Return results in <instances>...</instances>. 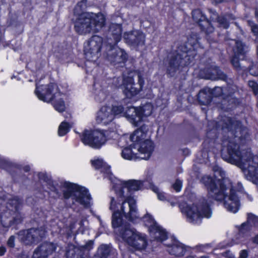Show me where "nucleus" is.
Masks as SVG:
<instances>
[{"label": "nucleus", "mask_w": 258, "mask_h": 258, "mask_svg": "<svg viewBox=\"0 0 258 258\" xmlns=\"http://www.w3.org/2000/svg\"><path fill=\"white\" fill-rule=\"evenodd\" d=\"M7 251V249L5 246H0V256H3L5 254L6 252Z\"/></svg>", "instance_id": "obj_50"}, {"label": "nucleus", "mask_w": 258, "mask_h": 258, "mask_svg": "<svg viewBox=\"0 0 258 258\" xmlns=\"http://www.w3.org/2000/svg\"><path fill=\"white\" fill-rule=\"evenodd\" d=\"M248 256V251L246 249H243L240 251L239 253L240 258H247Z\"/></svg>", "instance_id": "obj_48"}, {"label": "nucleus", "mask_w": 258, "mask_h": 258, "mask_svg": "<svg viewBox=\"0 0 258 258\" xmlns=\"http://www.w3.org/2000/svg\"><path fill=\"white\" fill-rule=\"evenodd\" d=\"M256 53H257V55H258V45H257V47L256 48Z\"/></svg>", "instance_id": "obj_62"}, {"label": "nucleus", "mask_w": 258, "mask_h": 258, "mask_svg": "<svg viewBox=\"0 0 258 258\" xmlns=\"http://www.w3.org/2000/svg\"><path fill=\"white\" fill-rule=\"evenodd\" d=\"M256 106H257V107L258 108V100H257V102Z\"/></svg>", "instance_id": "obj_63"}, {"label": "nucleus", "mask_w": 258, "mask_h": 258, "mask_svg": "<svg viewBox=\"0 0 258 258\" xmlns=\"http://www.w3.org/2000/svg\"><path fill=\"white\" fill-rule=\"evenodd\" d=\"M38 177L40 180H43L47 184L52 180V178L49 177L46 173L40 172L38 174Z\"/></svg>", "instance_id": "obj_43"}, {"label": "nucleus", "mask_w": 258, "mask_h": 258, "mask_svg": "<svg viewBox=\"0 0 258 258\" xmlns=\"http://www.w3.org/2000/svg\"><path fill=\"white\" fill-rule=\"evenodd\" d=\"M183 212L191 222H197L204 217L209 218L212 215L210 204L205 198L200 199L196 205H186Z\"/></svg>", "instance_id": "obj_10"}, {"label": "nucleus", "mask_w": 258, "mask_h": 258, "mask_svg": "<svg viewBox=\"0 0 258 258\" xmlns=\"http://www.w3.org/2000/svg\"><path fill=\"white\" fill-rule=\"evenodd\" d=\"M201 40L199 34L191 32L187 40L177 47L182 53L174 50L168 54L163 60V64L169 78L174 77L178 73L181 75L180 79H186L189 68L194 64L197 55L205 52V46Z\"/></svg>", "instance_id": "obj_2"}, {"label": "nucleus", "mask_w": 258, "mask_h": 258, "mask_svg": "<svg viewBox=\"0 0 258 258\" xmlns=\"http://www.w3.org/2000/svg\"><path fill=\"white\" fill-rule=\"evenodd\" d=\"M251 30L254 35H258V25L256 24H253L251 26Z\"/></svg>", "instance_id": "obj_47"}, {"label": "nucleus", "mask_w": 258, "mask_h": 258, "mask_svg": "<svg viewBox=\"0 0 258 258\" xmlns=\"http://www.w3.org/2000/svg\"><path fill=\"white\" fill-rule=\"evenodd\" d=\"M52 104L55 110L59 112H63L66 109V105L64 101L62 98H59L58 100L52 101Z\"/></svg>", "instance_id": "obj_34"}, {"label": "nucleus", "mask_w": 258, "mask_h": 258, "mask_svg": "<svg viewBox=\"0 0 258 258\" xmlns=\"http://www.w3.org/2000/svg\"><path fill=\"white\" fill-rule=\"evenodd\" d=\"M124 188H126V187H123L122 185L121 184V187H120V188L119 189V190L120 196L121 198L124 197Z\"/></svg>", "instance_id": "obj_51"}, {"label": "nucleus", "mask_w": 258, "mask_h": 258, "mask_svg": "<svg viewBox=\"0 0 258 258\" xmlns=\"http://www.w3.org/2000/svg\"><path fill=\"white\" fill-rule=\"evenodd\" d=\"M92 166L96 169L99 170L100 169L103 168L105 165V163L104 162L103 160L102 159H97L94 160H92L91 161Z\"/></svg>", "instance_id": "obj_36"}, {"label": "nucleus", "mask_w": 258, "mask_h": 258, "mask_svg": "<svg viewBox=\"0 0 258 258\" xmlns=\"http://www.w3.org/2000/svg\"><path fill=\"white\" fill-rule=\"evenodd\" d=\"M119 233L122 239L136 250L146 248L148 241L145 234L137 232L134 228H130L129 225H125L121 228Z\"/></svg>", "instance_id": "obj_11"}, {"label": "nucleus", "mask_w": 258, "mask_h": 258, "mask_svg": "<svg viewBox=\"0 0 258 258\" xmlns=\"http://www.w3.org/2000/svg\"><path fill=\"white\" fill-rule=\"evenodd\" d=\"M115 47L110 45L111 52L107 54V59L111 64L116 67H123L128 60V54L123 49Z\"/></svg>", "instance_id": "obj_19"}, {"label": "nucleus", "mask_w": 258, "mask_h": 258, "mask_svg": "<svg viewBox=\"0 0 258 258\" xmlns=\"http://www.w3.org/2000/svg\"><path fill=\"white\" fill-rule=\"evenodd\" d=\"M186 258H195V257L193 256H188L186 257Z\"/></svg>", "instance_id": "obj_61"}, {"label": "nucleus", "mask_w": 258, "mask_h": 258, "mask_svg": "<svg viewBox=\"0 0 258 258\" xmlns=\"http://www.w3.org/2000/svg\"><path fill=\"white\" fill-rule=\"evenodd\" d=\"M210 88L205 87L201 89L196 95L197 101L200 105L208 106L211 104L213 98L210 92Z\"/></svg>", "instance_id": "obj_26"}, {"label": "nucleus", "mask_w": 258, "mask_h": 258, "mask_svg": "<svg viewBox=\"0 0 258 258\" xmlns=\"http://www.w3.org/2000/svg\"><path fill=\"white\" fill-rule=\"evenodd\" d=\"M23 170L25 172H28L30 170V167L29 165H27L23 167Z\"/></svg>", "instance_id": "obj_52"}, {"label": "nucleus", "mask_w": 258, "mask_h": 258, "mask_svg": "<svg viewBox=\"0 0 258 258\" xmlns=\"http://www.w3.org/2000/svg\"><path fill=\"white\" fill-rule=\"evenodd\" d=\"M217 21L219 25L224 29H228L230 24L227 18L224 16H219L217 18Z\"/></svg>", "instance_id": "obj_40"}, {"label": "nucleus", "mask_w": 258, "mask_h": 258, "mask_svg": "<svg viewBox=\"0 0 258 258\" xmlns=\"http://www.w3.org/2000/svg\"><path fill=\"white\" fill-rule=\"evenodd\" d=\"M157 194V197L159 200L161 201H165L166 200V198L164 192H159Z\"/></svg>", "instance_id": "obj_49"}, {"label": "nucleus", "mask_w": 258, "mask_h": 258, "mask_svg": "<svg viewBox=\"0 0 258 258\" xmlns=\"http://www.w3.org/2000/svg\"><path fill=\"white\" fill-rule=\"evenodd\" d=\"M103 42V38L99 35H93L90 38L84 50L86 57L91 60L97 58L101 52Z\"/></svg>", "instance_id": "obj_18"}, {"label": "nucleus", "mask_w": 258, "mask_h": 258, "mask_svg": "<svg viewBox=\"0 0 258 258\" xmlns=\"http://www.w3.org/2000/svg\"><path fill=\"white\" fill-rule=\"evenodd\" d=\"M183 153L186 155L188 156L190 153V150L187 148H185L182 150Z\"/></svg>", "instance_id": "obj_54"}, {"label": "nucleus", "mask_w": 258, "mask_h": 258, "mask_svg": "<svg viewBox=\"0 0 258 258\" xmlns=\"http://www.w3.org/2000/svg\"><path fill=\"white\" fill-rule=\"evenodd\" d=\"M245 222L250 226L252 229L253 228L258 227V216L252 213H248L247 214V219Z\"/></svg>", "instance_id": "obj_32"}, {"label": "nucleus", "mask_w": 258, "mask_h": 258, "mask_svg": "<svg viewBox=\"0 0 258 258\" xmlns=\"http://www.w3.org/2000/svg\"><path fill=\"white\" fill-rule=\"evenodd\" d=\"M202 181L207 189L208 199L223 202L224 207L230 212L236 213L238 211L240 199L228 178L219 179L216 175H206L202 177Z\"/></svg>", "instance_id": "obj_3"}, {"label": "nucleus", "mask_w": 258, "mask_h": 258, "mask_svg": "<svg viewBox=\"0 0 258 258\" xmlns=\"http://www.w3.org/2000/svg\"><path fill=\"white\" fill-rule=\"evenodd\" d=\"M122 27L120 24L113 23L110 25L107 37V43L112 47L116 46L122 38Z\"/></svg>", "instance_id": "obj_22"}, {"label": "nucleus", "mask_w": 258, "mask_h": 258, "mask_svg": "<svg viewBox=\"0 0 258 258\" xmlns=\"http://www.w3.org/2000/svg\"><path fill=\"white\" fill-rule=\"evenodd\" d=\"M87 0H81L75 7V13L78 17L74 24V30L77 34L80 35L97 33L105 25L106 19L101 13L97 14L84 12L86 7Z\"/></svg>", "instance_id": "obj_4"}, {"label": "nucleus", "mask_w": 258, "mask_h": 258, "mask_svg": "<svg viewBox=\"0 0 258 258\" xmlns=\"http://www.w3.org/2000/svg\"><path fill=\"white\" fill-rule=\"evenodd\" d=\"M93 245H94V241L92 240H90L86 243L84 247L86 249L90 250L93 248Z\"/></svg>", "instance_id": "obj_46"}, {"label": "nucleus", "mask_w": 258, "mask_h": 258, "mask_svg": "<svg viewBox=\"0 0 258 258\" xmlns=\"http://www.w3.org/2000/svg\"><path fill=\"white\" fill-rule=\"evenodd\" d=\"M16 237L14 235H11L8 238L6 244L10 248H14L15 247Z\"/></svg>", "instance_id": "obj_42"}, {"label": "nucleus", "mask_w": 258, "mask_h": 258, "mask_svg": "<svg viewBox=\"0 0 258 258\" xmlns=\"http://www.w3.org/2000/svg\"><path fill=\"white\" fill-rule=\"evenodd\" d=\"M224 99L227 100L229 105H230L231 107L236 106L240 103L239 99L235 97H233L232 94L227 95L225 97Z\"/></svg>", "instance_id": "obj_35"}, {"label": "nucleus", "mask_w": 258, "mask_h": 258, "mask_svg": "<svg viewBox=\"0 0 258 258\" xmlns=\"http://www.w3.org/2000/svg\"><path fill=\"white\" fill-rule=\"evenodd\" d=\"M111 251V249L109 245L102 244L98 247L94 258H108Z\"/></svg>", "instance_id": "obj_29"}, {"label": "nucleus", "mask_w": 258, "mask_h": 258, "mask_svg": "<svg viewBox=\"0 0 258 258\" xmlns=\"http://www.w3.org/2000/svg\"><path fill=\"white\" fill-rule=\"evenodd\" d=\"M148 131V126L143 124L131 135L130 139L132 144L122 150L121 156L123 159L131 160L139 158L138 154L133 152V149H137L140 154L144 155L141 157L142 159L148 160L151 157L155 145L151 140L146 139Z\"/></svg>", "instance_id": "obj_5"}, {"label": "nucleus", "mask_w": 258, "mask_h": 258, "mask_svg": "<svg viewBox=\"0 0 258 258\" xmlns=\"http://www.w3.org/2000/svg\"><path fill=\"white\" fill-rule=\"evenodd\" d=\"M116 201L112 198L110 202V210L112 212L111 224L114 229L121 227L123 223V217L128 221L134 222L139 219V217L133 213H137L136 201L133 197L127 196L120 203V200Z\"/></svg>", "instance_id": "obj_6"}, {"label": "nucleus", "mask_w": 258, "mask_h": 258, "mask_svg": "<svg viewBox=\"0 0 258 258\" xmlns=\"http://www.w3.org/2000/svg\"><path fill=\"white\" fill-rule=\"evenodd\" d=\"M47 184L49 186V188L52 192H54L56 195L58 194L59 191L57 187L58 184H57V185H55L54 183V181L52 179Z\"/></svg>", "instance_id": "obj_44"}, {"label": "nucleus", "mask_w": 258, "mask_h": 258, "mask_svg": "<svg viewBox=\"0 0 258 258\" xmlns=\"http://www.w3.org/2000/svg\"><path fill=\"white\" fill-rule=\"evenodd\" d=\"M62 186L66 188L62 191V196L64 200H68L71 198L73 203L76 202L85 209L91 207L90 201L92 197L88 188L77 183L67 181L63 182Z\"/></svg>", "instance_id": "obj_8"}, {"label": "nucleus", "mask_w": 258, "mask_h": 258, "mask_svg": "<svg viewBox=\"0 0 258 258\" xmlns=\"http://www.w3.org/2000/svg\"><path fill=\"white\" fill-rule=\"evenodd\" d=\"M248 86L251 88L253 94L255 96H258V83L253 80H249L248 82Z\"/></svg>", "instance_id": "obj_39"}, {"label": "nucleus", "mask_w": 258, "mask_h": 258, "mask_svg": "<svg viewBox=\"0 0 258 258\" xmlns=\"http://www.w3.org/2000/svg\"><path fill=\"white\" fill-rule=\"evenodd\" d=\"M200 75L201 78L207 80L226 81L228 79L227 75L221 70L219 67L216 66L201 70Z\"/></svg>", "instance_id": "obj_21"}, {"label": "nucleus", "mask_w": 258, "mask_h": 258, "mask_svg": "<svg viewBox=\"0 0 258 258\" xmlns=\"http://www.w3.org/2000/svg\"><path fill=\"white\" fill-rule=\"evenodd\" d=\"M240 57H241L234 54L230 60V62L232 66L237 71L241 70V67L239 62Z\"/></svg>", "instance_id": "obj_37"}, {"label": "nucleus", "mask_w": 258, "mask_h": 258, "mask_svg": "<svg viewBox=\"0 0 258 258\" xmlns=\"http://www.w3.org/2000/svg\"><path fill=\"white\" fill-rule=\"evenodd\" d=\"M191 15L194 21L199 27L201 32L205 34L206 41L209 44L214 42V39L212 37V35L214 32L215 28L211 21L200 9L194 10Z\"/></svg>", "instance_id": "obj_13"}, {"label": "nucleus", "mask_w": 258, "mask_h": 258, "mask_svg": "<svg viewBox=\"0 0 258 258\" xmlns=\"http://www.w3.org/2000/svg\"><path fill=\"white\" fill-rule=\"evenodd\" d=\"M145 225L148 228L150 235L157 242H162L168 239L166 230L159 225L153 216L147 213L142 218Z\"/></svg>", "instance_id": "obj_17"}, {"label": "nucleus", "mask_w": 258, "mask_h": 258, "mask_svg": "<svg viewBox=\"0 0 258 258\" xmlns=\"http://www.w3.org/2000/svg\"><path fill=\"white\" fill-rule=\"evenodd\" d=\"M252 229L245 222L241 224L238 228V234L242 237L247 236Z\"/></svg>", "instance_id": "obj_33"}, {"label": "nucleus", "mask_w": 258, "mask_h": 258, "mask_svg": "<svg viewBox=\"0 0 258 258\" xmlns=\"http://www.w3.org/2000/svg\"><path fill=\"white\" fill-rule=\"evenodd\" d=\"M165 245L167 247V250L168 253L176 257L183 256L190 248L180 242L175 237L172 238L171 244H166Z\"/></svg>", "instance_id": "obj_23"}, {"label": "nucleus", "mask_w": 258, "mask_h": 258, "mask_svg": "<svg viewBox=\"0 0 258 258\" xmlns=\"http://www.w3.org/2000/svg\"><path fill=\"white\" fill-rule=\"evenodd\" d=\"M222 255L226 258H234V255L229 250H227L222 253Z\"/></svg>", "instance_id": "obj_45"}, {"label": "nucleus", "mask_w": 258, "mask_h": 258, "mask_svg": "<svg viewBox=\"0 0 258 258\" xmlns=\"http://www.w3.org/2000/svg\"><path fill=\"white\" fill-rule=\"evenodd\" d=\"M9 204L15 209L14 216L12 219L7 222L4 219V215H1V223L4 228L11 227L13 229L17 230L19 228V225L23 223L25 218L24 214L19 211L21 206V202L18 198L15 197L10 200Z\"/></svg>", "instance_id": "obj_16"}, {"label": "nucleus", "mask_w": 258, "mask_h": 258, "mask_svg": "<svg viewBox=\"0 0 258 258\" xmlns=\"http://www.w3.org/2000/svg\"><path fill=\"white\" fill-rule=\"evenodd\" d=\"M200 258H208V257L206 256H200Z\"/></svg>", "instance_id": "obj_60"}, {"label": "nucleus", "mask_w": 258, "mask_h": 258, "mask_svg": "<svg viewBox=\"0 0 258 258\" xmlns=\"http://www.w3.org/2000/svg\"><path fill=\"white\" fill-rule=\"evenodd\" d=\"M210 92L211 93L212 98L219 97L223 95V91L220 87H215L213 89L210 88Z\"/></svg>", "instance_id": "obj_38"}, {"label": "nucleus", "mask_w": 258, "mask_h": 258, "mask_svg": "<svg viewBox=\"0 0 258 258\" xmlns=\"http://www.w3.org/2000/svg\"><path fill=\"white\" fill-rule=\"evenodd\" d=\"M17 258H27V256L24 254H20L18 255Z\"/></svg>", "instance_id": "obj_58"}, {"label": "nucleus", "mask_w": 258, "mask_h": 258, "mask_svg": "<svg viewBox=\"0 0 258 258\" xmlns=\"http://www.w3.org/2000/svg\"><path fill=\"white\" fill-rule=\"evenodd\" d=\"M113 119V114L110 111V107L108 106H102L97 113L96 120L98 123L107 125Z\"/></svg>", "instance_id": "obj_25"}, {"label": "nucleus", "mask_w": 258, "mask_h": 258, "mask_svg": "<svg viewBox=\"0 0 258 258\" xmlns=\"http://www.w3.org/2000/svg\"><path fill=\"white\" fill-rule=\"evenodd\" d=\"M138 83L135 82L133 77L123 76L122 78L118 77L114 78L113 81L117 88L122 89L123 94L128 99H133L138 95L142 90L145 85V79L142 74L138 72L137 73Z\"/></svg>", "instance_id": "obj_9"}, {"label": "nucleus", "mask_w": 258, "mask_h": 258, "mask_svg": "<svg viewBox=\"0 0 258 258\" xmlns=\"http://www.w3.org/2000/svg\"><path fill=\"white\" fill-rule=\"evenodd\" d=\"M251 74L253 75V76H258V71L256 72H255L254 73H251Z\"/></svg>", "instance_id": "obj_59"}, {"label": "nucleus", "mask_w": 258, "mask_h": 258, "mask_svg": "<svg viewBox=\"0 0 258 258\" xmlns=\"http://www.w3.org/2000/svg\"><path fill=\"white\" fill-rule=\"evenodd\" d=\"M106 132L107 131L104 130L85 129L82 133H79V137L84 145L93 149H99L107 140Z\"/></svg>", "instance_id": "obj_12"}, {"label": "nucleus", "mask_w": 258, "mask_h": 258, "mask_svg": "<svg viewBox=\"0 0 258 258\" xmlns=\"http://www.w3.org/2000/svg\"><path fill=\"white\" fill-rule=\"evenodd\" d=\"M252 241L253 243L258 244V233L252 237Z\"/></svg>", "instance_id": "obj_53"}, {"label": "nucleus", "mask_w": 258, "mask_h": 258, "mask_svg": "<svg viewBox=\"0 0 258 258\" xmlns=\"http://www.w3.org/2000/svg\"><path fill=\"white\" fill-rule=\"evenodd\" d=\"M254 15H255V17L256 19V21L258 22V8H256L255 10Z\"/></svg>", "instance_id": "obj_55"}, {"label": "nucleus", "mask_w": 258, "mask_h": 258, "mask_svg": "<svg viewBox=\"0 0 258 258\" xmlns=\"http://www.w3.org/2000/svg\"><path fill=\"white\" fill-rule=\"evenodd\" d=\"M125 42L128 45L138 47L144 43L142 33L138 31H131L125 32L123 35Z\"/></svg>", "instance_id": "obj_24"}, {"label": "nucleus", "mask_w": 258, "mask_h": 258, "mask_svg": "<svg viewBox=\"0 0 258 258\" xmlns=\"http://www.w3.org/2000/svg\"><path fill=\"white\" fill-rule=\"evenodd\" d=\"M34 92L40 100L47 103L52 102L62 95L57 85L55 83L36 85Z\"/></svg>", "instance_id": "obj_15"}, {"label": "nucleus", "mask_w": 258, "mask_h": 258, "mask_svg": "<svg viewBox=\"0 0 258 258\" xmlns=\"http://www.w3.org/2000/svg\"><path fill=\"white\" fill-rule=\"evenodd\" d=\"M245 44L240 40H237L235 42V45L233 48L234 54L241 56V59H243L246 57V51L245 50Z\"/></svg>", "instance_id": "obj_30"}, {"label": "nucleus", "mask_w": 258, "mask_h": 258, "mask_svg": "<svg viewBox=\"0 0 258 258\" xmlns=\"http://www.w3.org/2000/svg\"><path fill=\"white\" fill-rule=\"evenodd\" d=\"M218 122L208 123L206 137L202 143V153L213 151L215 148H220L222 158L227 163L246 169L249 175L258 174V163L254 161V156L250 149L244 148L249 134L246 127L239 120H235L230 117L222 119L221 130L230 133L232 137L223 135L219 137Z\"/></svg>", "instance_id": "obj_1"}, {"label": "nucleus", "mask_w": 258, "mask_h": 258, "mask_svg": "<svg viewBox=\"0 0 258 258\" xmlns=\"http://www.w3.org/2000/svg\"><path fill=\"white\" fill-rule=\"evenodd\" d=\"M0 168L9 172L14 180H16L17 170L20 169L18 165H14L6 160H0Z\"/></svg>", "instance_id": "obj_28"}, {"label": "nucleus", "mask_w": 258, "mask_h": 258, "mask_svg": "<svg viewBox=\"0 0 258 258\" xmlns=\"http://www.w3.org/2000/svg\"><path fill=\"white\" fill-rule=\"evenodd\" d=\"M46 234V230L42 227L23 229L17 233L20 242L25 246L38 243L45 237Z\"/></svg>", "instance_id": "obj_14"}, {"label": "nucleus", "mask_w": 258, "mask_h": 258, "mask_svg": "<svg viewBox=\"0 0 258 258\" xmlns=\"http://www.w3.org/2000/svg\"><path fill=\"white\" fill-rule=\"evenodd\" d=\"M122 185L123 187H126L129 193L132 194L141 189L143 186V182L141 180L129 179L122 181Z\"/></svg>", "instance_id": "obj_27"}, {"label": "nucleus", "mask_w": 258, "mask_h": 258, "mask_svg": "<svg viewBox=\"0 0 258 258\" xmlns=\"http://www.w3.org/2000/svg\"><path fill=\"white\" fill-rule=\"evenodd\" d=\"M72 124L66 121H62L59 124L58 128V135L59 137H63L67 135L71 130Z\"/></svg>", "instance_id": "obj_31"}, {"label": "nucleus", "mask_w": 258, "mask_h": 258, "mask_svg": "<svg viewBox=\"0 0 258 258\" xmlns=\"http://www.w3.org/2000/svg\"><path fill=\"white\" fill-rule=\"evenodd\" d=\"M182 182L179 179H176L175 182L172 184L173 188L176 191L179 192L181 190Z\"/></svg>", "instance_id": "obj_41"}, {"label": "nucleus", "mask_w": 258, "mask_h": 258, "mask_svg": "<svg viewBox=\"0 0 258 258\" xmlns=\"http://www.w3.org/2000/svg\"><path fill=\"white\" fill-rule=\"evenodd\" d=\"M57 246L56 243L44 241L34 249L32 258H48L55 252Z\"/></svg>", "instance_id": "obj_20"}, {"label": "nucleus", "mask_w": 258, "mask_h": 258, "mask_svg": "<svg viewBox=\"0 0 258 258\" xmlns=\"http://www.w3.org/2000/svg\"><path fill=\"white\" fill-rule=\"evenodd\" d=\"M224 0H213V2L215 3L216 4H218L222 3Z\"/></svg>", "instance_id": "obj_57"}, {"label": "nucleus", "mask_w": 258, "mask_h": 258, "mask_svg": "<svg viewBox=\"0 0 258 258\" xmlns=\"http://www.w3.org/2000/svg\"><path fill=\"white\" fill-rule=\"evenodd\" d=\"M152 190L154 192H155L156 194H158L159 192V188L157 186H154L152 188Z\"/></svg>", "instance_id": "obj_56"}, {"label": "nucleus", "mask_w": 258, "mask_h": 258, "mask_svg": "<svg viewBox=\"0 0 258 258\" xmlns=\"http://www.w3.org/2000/svg\"><path fill=\"white\" fill-rule=\"evenodd\" d=\"M110 111L114 118V116L123 113L132 124L135 126H138L144 117H147L152 113L153 106L150 104L138 107L131 105L127 106L124 111L123 105H112L110 108Z\"/></svg>", "instance_id": "obj_7"}]
</instances>
